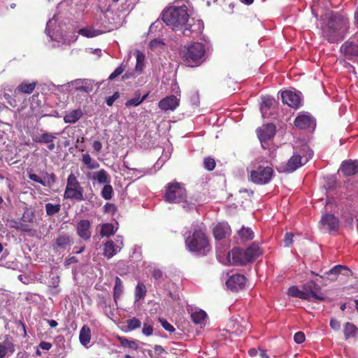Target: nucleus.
<instances>
[{
	"instance_id": "1",
	"label": "nucleus",
	"mask_w": 358,
	"mask_h": 358,
	"mask_svg": "<svg viewBox=\"0 0 358 358\" xmlns=\"http://www.w3.org/2000/svg\"><path fill=\"white\" fill-rule=\"evenodd\" d=\"M186 248L198 254L206 255L211 250L210 240L205 230L201 228L194 229L185 241Z\"/></svg>"
},
{
	"instance_id": "2",
	"label": "nucleus",
	"mask_w": 358,
	"mask_h": 358,
	"mask_svg": "<svg viewBox=\"0 0 358 358\" xmlns=\"http://www.w3.org/2000/svg\"><path fill=\"white\" fill-rule=\"evenodd\" d=\"M163 22L173 30H180L189 20V14L186 6L169 7L162 14Z\"/></svg>"
},
{
	"instance_id": "3",
	"label": "nucleus",
	"mask_w": 358,
	"mask_h": 358,
	"mask_svg": "<svg viewBox=\"0 0 358 358\" xmlns=\"http://www.w3.org/2000/svg\"><path fill=\"white\" fill-rule=\"evenodd\" d=\"M164 200L171 203H182L186 210H190L194 204L188 202L185 185L178 182H169L165 186Z\"/></svg>"
},
{
	"instance_id": "4",
	"label": "nucleus",
	"mask_w": 358,
	"mask_h": 358,
	"mask_svg": "<svg viewBox=\"0 0 358 358\" xmlns=\"http://www.w3.org/2000/svg\"><path fill=\"white\" fill-rule=\"evenodd\" d=\"M347 20L338 13H333L328 22L322 28L323 36L329 42L335 43L341 38V34L347 27Z\"/></svg>"
},
{
	"instance_id": "5",
	"label": "nucleus",
	"mask_w": 358,
	"mask_h": 358,
	"mask_svg": "<svg viewBox=\"0 0 358 358\" xmlns=\"http://www.w3.org/2000/svg\"><path fill=\"white\" fill-rule=\"evenodd\" d=\"M206 48L201 43H193L184 46L180 51V56L185 64L189 67L200 65L204 61Z\"/></svg>"
},
{
	"instance_id": "6",
	"label": "nucleus",
	"mask_w": 358,
	"mask_h": 358,
	"mask_svg": "<svg viewBox=\"0 0 358 358\" xmlns=\"http://www.w3.org/2000/svg\"><path fill=\"white\" fill-rule=\"evenodd\" d=\"M313 155V151L307 145L294 148V152L283 167V171L285 173L294 172L306 164L312 158Z\"/></svg>"
},
{
	"instance_id": "7",
	"label": "nucleus",
	"mask_w": 358,
	"mask_h": 358,
	"mask_svg": "<svg viewBox=\"0 0 358 358\" xmlns=\"http://www.w3.org/2000/svg\"><path fill=\"white\" fill-rule=\"evenodd\" d=\"M64 198L77 201H82L85 199L84 197V189L80 185L77 177L72 173L67 178Z\"/></svg>"
},
{
	"instance_id": "8",
	"label": "nucleus",
	"mask_w": 358,
	"mask_h": 358,
	"mask_svg": "<svg viewBox=\"0 0 358 358\" xmlns=\"http://www.w3.org/2000/svg\"><path fill=\"white\" fill-rule=\"evenodd\" d=\"M273 175V170L271 166H259L251 171L250 180L255 184L264 185L271 180Z\"/></svg>"
},
{
	"instance_id": "9",
	"label": "nucleus",
	"mask_w": 358,
	"mask_h": 358,
	"mask_svg": "<svg viewBox=\"0 0 358 358\" xmlns=\"http://www.w3.org/2000/svg\"><path fill=\"white\" fill-rule=\"evenodd\" d=\"M303 293L307 296L306 300L310 301L312 299L323 301L325 297L323 294L320 293V287L314 281L307 282L302 286Z\"/></svg>"
},
{
	"instance_id": "10",
	"label": "nucleus",
	"mask_w": 358,
	"mask_h": 358,
	"mask_svg": "<svg viewBox=\"0 0 358 358\" xmlns=\"http://www.w3.org/2000/svg\"><path fill=\"white\" fill-rule=\"evenodd\" d=\"M246 282L247 279L243 275L236 273L229 276L226 282V285L231 291L236 292L244 289Z\"/></svg>"
},
{
	"instance_id": "11",
	"label": "nucleus",
	"mask_w": 358,
	"mask_h": 358,
	"mask_svg": "<svg viewBox=\"0 0 358 358\" xmlns=\"http://www.w3.org/2000/svg\"><path fill=\"white\" fill-rule=\"evenodd\" d=\"M229 262L236 266H243L248 263L244 250L234 248L228 253Z\"/></svg>"
},
{
	"instance_id": "12",
	"label": "nucleus",
	"mask_w": 358,
	"mask_h": 358,
	"mask_svg": "<svg viewBox=\"0 0 358 358\" xmlns=\"http://www.w3.org/2000/svg\"><path fill=\"white\" fill-rule=\"evenodd\" d=\"M294 125L299 129H314L315 120L309 114L300 113L294 120Z\"/></svg>"
},
{
	"instance_id": "13",
	"label": "nucleus",
	"mask_w": 358,
	"mask_h": 358,
	"mask_svg": "<svg viewBox=\"0 0 358 358\" xmlns=\"http://www.w3.org/2000/svg\"><path fill=\"white\" fill-rule=\"evenodd\" d=\"M283 103L291 108H297L301 106V99L299 94L290 90L283 91L281 93Z\"/></svg>"
},
{
	"instance_id": "14",
	"label": "nucleus",
	"mask_w": 358,
	"mask_h": 358,
	"mask_svg": "<svg viewBox=\"0 0 358 358\" xmlns=\"http://www.w3.org/2000/svg\"><path fill=\"white\" fill-rule=\"evenodd\" d=\"M56 134H57L44 131L40 135L34 136L32 138V140L35 143H41V144H48V150L52 151L55 149L54 139L56 138Z\"/></svg>"
},
{
	"instance_id": "15",
	"label": "nucleus",
	"mask_w": 358,
	"mask_h": 358,
	"mask_svg": "<svg viewBox=\"0 0 358 358\" xmlns=\"http://www.w3.org/2000/svg\"><path fill=\"white\" fill-rule=\"evenodd\" d=\"M320 224L329 232L336 231L339 227V221L333 214L323 215L320 220Z\"/></svg>"
},
{
	"instance_id": "16",
	"label": "nucleus",
	"mask_w": 358,
	"mask_h": 358,
	"mask_svg": "<svg viewBox=\"0 0 358 358\" xmlns=\"http://www.w3.org/2000/svg\"><path fill=\"white\" fill-rule=\"evenodd\" d=\"M257 136L261 142H266L271 139L275 134V126L273 124L263 125L257 129Z\"/></svg>"
},
{
	"instance_id": "17",
	"label": "nucleus",
	"mask_w": 358,
	"mask_h": 358,
	"mask_svg": "<svg viewBox=\"0 0 358 358\" xmlns=\"http://www.w3.org/2000/svg\"><path fill=\"white\" fill-rule=\"evenodd\" d=\"M91 224L88 220H81L76 224L78 236L84 241L90 240L91 237Z\"/></svg>"
},
{
	"instance_id": "18",
	"label": "nucleus",
	"mask_w": 358,
	"mask_h": 358,
	"mask_svg": "<svg viewBox=\"0 0 358 358\" xmlns=\"http://www.w3.org/2000/svg\"><path fill=\"white\" fill-rule=\"evenodd\" d=\"M180 100L174 95L168 96L158 103V106L163 110H173L179 106Z\"/></svg>"
},
{
	"instance_id": "19",
	"label": "nucleus",
	"mask_w": 358,
	"mask_h": 358,
	"mask_svg": "<svg viewBox=\"0 0 358 358\" xmlns=\"http://www.w3.org/2000/svg\"><path fill=\"white\" fill-rule=\"evenodd\" d=\"M230 234V226L225 222L217 224L213 229V234L215 240H222Z\"/></svg>"
},
{
	"instance_id": "20",
	"label": "nucleus",
	"mask_w": 358,
	"mask_h": 358,
	"mask_svg": "<svg viewBox=\"0 0 358 358\" xmlns=\"http://www.w3.org/2000/svg\"><path fill=\"white\" fill-rule=\"evenodd\" d=\"M340 171L345 176H351L358 173V161L348 160L343 162Z\"/></svg>"
},
{
	"instance_id": "21",
	"label": "nucleus",
	"mask_w": 358,
	"mask_h": 358,
	"mask_svg": "<svg viewBox=\"0 0 358 358\" xmlns=\"http://www.w3.org/2000/svg\"><path fill=\"white\" fill-rule=\"evenodd\" d=\"M248 262L254 261L257 257L262 255L261 249L258 244L253 243L247 249L244 250Z\"/></svg>"
},
{
	"instance_id": "22",
	"label": "nucleus",
	"mask_w": 358,
	"mask_h": 358,
	"mask_svg": "<svg viewBox=\"0 0 358 358\" xmlns=\"http://www.w3.org/2000/svg\"><path fill=\"white\" fill-rule=\"evenodd\" d=\"M344 54L350 59L352 57L358 56V45L346 41L342 46Z\"/></svg>"
},
{
	"instance_id": "23",
	"label": "nucleus",
	"mask_w": 358,
	"mask_h": 358,
	"mask_svg": "<svg viewBox=\"0 0 358 358\" xmlns=\"http://www.w3.org/2000/svg\"><path fill=\"white\" fill-rule=\"evenodd\" d=\"M83 115V113L81 109H75L65 115L64 121L65 123L73 124L78 121Z\"/></svg>"
},
{
	"instance_id": "24",
	"label": "nucleus",
	"mask_w": 358,
	"mask_h": 358,
	"mask_svg": "<svg viewBox=\"0 0 358 358\" xmlns=\"http://www.w3.org/2000/svg\"><path fill=\"white\" fill-rule=\"evenodd\" d=\"M79 340L83 346H87L91 340V330L87 325H83L80 331Z\"/></svg>"
},
{
	"instance_id": "25",
	"label": "nucleus",
	"mask_w": 358,
	"mask_h": 358,
	"mask_svg": "<svg viewBox=\"0 0 358 358\" xmlns=\"http://www.w3.org/2000/svg\"><path fill=\"white\" fill-rule=\"evenodd\" d=\"M92 180L97 181L100 184H108L110 182L109 176L104 169L94 172L92 175Z\"/></svg>"
},
{
	"instance_id": "26",
	"label": "nucleus",
	"mask_w": 358,
	"mask_h": 358,
	"mask_svg": "<svg viewBox=\"0 0 358 358\" xmlns=\"http://www.w3.org/2000/svg\"><path fill=\"white\" fill-rule=\"evenodd\" d=\"M71 238L66 234H59L55 239V244L60 249H65L68 245H71Z\"/></svg>"
},
{
	"instance_id": "27",
	"label": "nucleus",
	"mask_w": 358,
	"mask_h": 358,
	"mask_svg": "<svg viewBox=\"0 0 358 358\" xmlns=\"http://www.w3.org/2000/svg\"><path fill=\"white\" fill-rule=\"evenodd\" d=\"M103 255L108 259H110L116 254V245L112 241H108L103 246Z\"/></svg>"
},
{
	"instance_id": "28",
	"label": "nucleus",
	"mask_w": 358,
	"mask_h": 358,
	"mask_svg": "<svg viewBox=\"0 0 358 358\" xmlns=\"http://www.w3.org/2000/svg\"><path fill=\"white\" fill-rule=\"evenodd\" d=\"M82 162L90 170L96 169L99 167V164L96 160L92 159L88 153L83 155Z\"/></svg>"
},
{
	"instance_id": "29",
	"label": "nucleus",
	"mask_w": 358,
	"mask_h": 358,
	"mask_svg": "<svg viewBox=\"0 0 358 358\" xmlns=\"http://www.w3.org/2000/svg\"><path fill=\"white\" fill-rule=\"evenodd\" d=\"M117 340L120 342L121 346L123 348H128L132 350H138V345L136 341H129L125 337L117 336Z\"/></svg>"
},
{
	"instance_id": "30",
	"label": "nucleus",
	"mask_w": 358,
	"mask_h": 358,
	"mask_svg": "<svg viewBox=\"0 0 358 358\" xmlns=\"http://www.w3.org/2000/svg\"><path fill=\"white\" fill-rule=\"evenodd\" d=\"M147 289L145 285L142 282H138L135 288V301H138L141 299H143L146 296Z\"/></svg>"
},
{
	"instance_id": "31",
	"label": "nucleus",
	"mask_w": 358,
	"mask_h": 358,
	"mask_svg": "<svg viewBox=\"0 0 358 358\" xmlns=\"http://www.w3.org/2000/svg\"><path fill=\"white\" fill-rule=\"evenodd\" d=\"M357 332V328L350 322H346L344 326L343 333L345 338L348 340L350 337H355Z\"/></svg>"
},
{
	"instance_id": "32",
	"label": "nucleus",
	"mask_w": 358,
	"mask_h": 358,
	"mask_svg": "<svg viewBox=\"0 0 358 358\" xmlns=\"http://www.w3.org/2000/svg\"><path fill=\"white\" fill-rule=\"evenodd\" d=\"M123 292V283L122 280L119 277L115 278V286L113 288V298L116 301L120 299V296Z\"/></svg>"
},
{
	"instance_id": "33",
	"label": "nucleus",
	"mask_w": 358,
	"mask_h": 358,
	"mask_svg": "<svg viewBox=\"0 0 358 358\" xmlns=\"http://www.w3.org/2000/svg\"><path fill=\"white\" fill-rule=\"evenodd\" d=\"M36 87V83H22L20 85L17 86L15 90V92L17 91L19 92L24 93V94H31L33 92Z\"/></svg>"
},
{
	"instance_id": "34",
	"label": "nucleus",
	"mask_w": 358,
	"mask_h": 358,
	"mask_svg": "<svg viewBox=\"0 0 358 358\" xmlns=\"http://www.w3.org/2000/svg\"><path fill=\"white\" fill-rule=\"evenodd\" d=\"M238 235L244 242L252 240L254 238L253 231L248 227H242L238 231Z\"/></svg>"
},
{
	"instance_id": "35",
	"label": "nucleus",
	"mask_w": 358,
	"mask_h": 358,
	"mask_svg": "<svg viewBox=\"0 0 358 358\" xmlns=\"http://www.w3.org/2000/svg\"><path fill=\"white\" fill-rule=\"evenodd\" d=\"M288 295L292 297H297L301 299H306L308 297L303 293V289L300 290L296 286H292L289 288Z\"/></svg>"
},
{
	"instance_id": "36",
	"label": "nucleus",
	"mask_w": 358,
	"mask_h": 358,
	"mask_svg": "<svg viewBox=\"0 0 358 358\" xmlns=\"http://www.w3.org/2000/svg\"><path fill=\"white\" fill-rule=\"evenodd\" d=\"M345 275H348L349 273H350V271L349 268L346 266H341V265H336L334 266L332 268H331L328 272L327 274H334V275H338L341 273H343Z\"/></svg>"
},
{
	"instance_id": "37",
	"label": "nucleus",
	"mask_w": 358,
	"mask_h": 358,
	"mask_svg": "<svg viewBox=\"0 0 358 358\" xmlns=\"http://www.w3.org/2000/svg\"><path fill=\"white\" fill-rule=\"evenodd\" d=\"M78 33L85 37L92 38L98 36L100 31L92 27H85L80 29Z\"/></svg>"
},
{
	"instance_id": "38",
	"label": "nucleus",
	"mask_w": 358,
	"mask_h": 358,
	"mask_svg": "<svg viewBox=\"0 0 358 358\" xmlns=\"http://www.w3.org/2000/svg\"><path fill=\"white\" fill-rule=\"evenodd\" d=\"M206 316V312L200 310L192 313L191 318L195 324H201L205 320Z\"/></svg>"
},
{
	"instance_id": "39",
	"label": "nucleus",
	"mask_w": 358,
	"mask_h": 358,
	"mask_svg": "<svg viewBox=\"0 0 358 358\" xmlns=\"http://www.w3.org/2000/svg\"><path fill=\"white\" fill-rule=\"evenodd\" d=\"M46 214L48 215L52 216L60 211L61 205L59 203L53 204L51 203H48L45 206Z\"/></svg>"
},
{
	"instance_id": "40",
	"label": "nucleus",
	"mask_w": 358,
	"mask_h": 358,
	"mask_svg": "<svg viewBox=\"0 0 358 358\" xmlns=\"http://www.w3.org/2000/svg\"><path fill=\"white\" fill-rule=\"evenodd\" d=\"M127 323V331H131L135 329H137L141 327V321L136 318L133 317L131 319H129L126 321Z\"/></svg>"
},
{
	"instance_id": "41",
	"label": "nucleus",
	"mask_w": 358,
	"mask_h": 358,
	"mask_svg": "<svg viewBox=\"0 0 358 358\" xmlns=\"http://www.w3.org/2000/svg\"><path fill=\"white\" fill-rule=\"evenodd\" d=\"M113 194V187L110 185H109L108 183L106 184L103 186V187L101 192V196L106 200H109L112 198Z\"/></svg>"
},
{
	"instance_id": "42",
	"label": "nucleus",
	"mask_w": 358,
	"mask_h": 358,
	"mask_svg": "<svg viewBox=\"0 0 358 358\" xmlns=\"http://www.w3.org/2000/svg\"><path fill=\"white\" fill-rule=\"evenodd\" d=\"M113 229H114V227L112 224H110V223L103 224L101 226L100 234H101V236L109 237L110 236L113 234V232H114Z\"/></svg>"
},
{
	"instance_id": "43",
	"label": "nucleus",
	"mask_w": 358,
	"mask_h": 358,
	"mask_svg": "<svg viewBox=\"0 0 358 358\" xmlns=\"http://www.w3.org/2000/svg\"><path fill=\"white\" fill-rule=\"evenodd\" d=\"M35 219V214L33 210L26 209L24 212L20 220L23 222L32 223Z\"/></svg>"
},
{
	"instance_id": "44",
	"label": "nucleus",
	"mask_w": 358,
	"mask_h": 358,
	"mask_svg": "<svg viewBox=\"0 0 358 358\" xmlns=\"http://www.w3.org/2000/svg\"><path fill=\"white\" fill-rule=\"evenodd\" d=\"M274 103H275V99L273 98H271L269 96L264 97L262 99V102L261 107H260L262 113L264 114V110L269 109L274 104Z\"/></svg>"
},
{
	"instance_id": "45",
	"label": "nucleus",
	"mask_w": 358,
	"mask_h": 358,
	"mask_svg": "<svg viewBox=\"0 0 358 358\" xmlns=\"http://www.w3.org/2000/svg\"><path fill=\"white\" fill-rule=\"evenodd\" d=\"M215 165H216V163H215L214 158L210 157L204 158L203 167L206 170H208L209 171L214 170V169L215 168Z\"/></svg>"
},
{
	"instance_id": "46",
	"label": "nucleus",
	"mask_w": 358,
	"mask_h": 358,
	"mask_svg": "<svg viewBox=\"0 0 358 358\" xmlns=\"http://www.w3.org/2000/svg\"><path fill=\"white\" fill-rule=\"evenodd\" d=\"M159 322H160L162 327L169 333H173L176 331L174 327L171 325L166 320L159 317Z\"/></svg>"
},
{
	"instance_id": "47",
	"label": "nucleus",
	"mask_w": 358,
	"mask_h": 358,
	"mask_svg": "<svg viewBox=\"0 0 358 358\" xmlns=\"http://www.w3.org/2000/svg\"><path fill=\"white\" fill-rule=\"evenodd\" d=\"M125 65L122 64L110 75L108 80H113L117 76H120L125 71Z\"/></svg>"
},
{
	"instance_id": "48",
	"label": "nucleus",
	"mask_w": 358,
	"mask_h": 358,
	"mask_svg": "<svg viewBox=\"0 0 358 358\" xmlns=\"http://www.w3.org/2000/svg\"><path fill=\"white\" fill-rule=\"evenodd\" d=\"M142 333L146 336H150L153 334V327L151 324H148L147 322L143 323V327L142 329Z\"/></svg>"
},
{
	"instance_id": "49",
	"label": "nucleus",
	"mask_w": 358,
	"mask_h": 358,
	"mask_svg": "<svg viewBox=\"0 0 358 358\" xmlns=\"http://www.w3.org/2000/svg\"><path fill=\"white\" fill-rule=\"evenodd\" d=\"M17 230L28 233L32 230V227L27 222H23L20 220V225L17 227Z\"/></svg>"
},
{
	"instance_id": "50",
	"label": "nucleus",
	"mask_w": 358,
	"mask_h": 358,
	"mask_svg": "<svg viewBox=\"0 0 358 358\" xmlns=\"http://www.w3.org/2000/svg\"><path fill=\"white\" fill-rule=\"evenodd\" d=\"M45 178H47V181L45 182V183L46 186L48 187H51L53 184L56 182V176L53 173H46Z\"/></svg>"
},
{
	"instance_id": "51",
	"label": "nucleus",
	"mask_w": 358,
	"mask_h": 358,
	"mask_svg": "<svg viewBox=\"0 0 358 358\" xmlns=\"http://www.w3.org/2000/svg\"><path fill=\"white\" fill-rule=\"evenodd\" d=\"M120 95L118 92H115L112 96L106 98V102L108 106H112L113 103L120 98Z\"/></svg>"
},
{
	"instance_id": "52",
	"label": "nucleus",
	"mask_w": 358,
	"mask_h": 358,
	"mask_svg": "<svg viewBox=\"0 0 358 358\" xmlns=\"http://www.w3.org/2000/svg\"><path fill=\"white\" fill-rule=\"evenodd\" d=\"M28 178L36 182H38L41 185H42L43 186H46V183H45V181H44L43 180H42L38 175H36V173H30L28 174Z\"/></svg>"
},
{
	"instance_id": "53",
	"label": "nucleus",
	"mask_w": 358,
	"mask_h": 358,
	"mask_svg": "<svg viewBox=\"0 0 358 358\" xmlns=\"http://www.w3.org/2000/svg\"><path fill=\"white\" fill-rule=\"evenodd\" d=\"M143 55H140L139 53L136 55V70L138 71H141L143 67Z\"/></svg>"
},
{
	"instance_id": "54",
	"label": "nucleus",
	"mask_w": 358,
	"mask_h": 358,
	"mask_svg": "<svg viewBox=\"0 0 358 358\" xmlns=\"http://www.w3.org/2000/svg\"><path fill=\"white\" fill-rule=\"evenodd\" d=\"M294 234L291 232H287L284 236V243L285 246H290L293 243Z\"/></svg>"
},
{
	"instance_id": "55",
	"label": "nucleus",
	"mask_w": 358,
	"mask_h": 358,
	"mask_svg": "<svg viewBox=\"0 0 358 358\" xmlns=\"http://www.w3.org/2000/svg\"><path fill=\"white\" fill-rule=\"evenodd\" d=\"M142 103V99L140 97H135L127 101L125 105L127 106H137Z\"/></svg>"
},
{
	"instance_id": "56",
	"label": "nucleus",
	"mask_w": 358,
	"mask_h": 358,
	"mask_svg": "<svg viewBox=\"0 0 358 358\" xmlns=\"http://www.w3.org/2000/svg\"><path fill=\"white\" fill-rule=\"evenodd\" d=\"M294 340L296 343L301 344L305 341V334L302 331L296 332L294 336Z\"/></svg>"
},
{
	"instance_id": "57",
	"label": "nucleus",
	"mask_w": 358,
	"mask_h": 358,
	"mask_svg": "<svg viewBox=\"0 0 358 358\" xmlns=\"http://www.w3.org/2000/svg\"><path fill=\"white\" fill-rule=\"evenodd\" d=\"M103 210L105 213H110L114 214L117 210V208L114 204L107 203L103 206Z\"/></svg>"
},
{
	"instance_id": "58",
	"label": "nucleus",
	"mask_w": 358,
	"mask_h": 358,
	"mask_svg": "<svg viewBox=\"0 0 358 358\" xmlns=\"http://www.w3.org/2000/svg\"><path fill=\"white\" fill-rule=\"evenodd\" d=\"M330 327L335 331L340 329V322L336 319H331L330 320Z\"/></svg>"
},
{
	"instance_id": "59",
	"label": "nucleus",
	"mask_w": 358,
	"mask_h": 358,
	"mask_svg": "<svg viewBox=\"0 0 358 358\" xmlns=\"http://www.w3.org/2000/svg\"><path fill=\"white\" fill-rule=\"evenodd\" d=\"M188 25H189V27H185V28L183 29L182 33L186 36H191V35L194 31V30L192 29V25H191L189 24Z\"/></svg>"
},
{
	"instance_id": "60",
	"label": "nucleus",
	"mask_w": 358,
	"mask_h": 358,
	"mask_svg": "<svg viewBox=\"0 0 358 358\" xmlns=\"http://www.w3.org/2000/svg\"><path fill=\"white\" fill-rule=\"evenodd\" d=\"M52 344L48 342L41 341L39 344V347L45 350H49L52 348Z\"/></svg>"
},
{
	"instance_id": "61",
	"label": "nucleus",
	"mask_w": 358,
	"mask_h": 358,
	"mask_svg": "<svg viewBox=\"0 0 358 358\" xmlns=\"http://www.w3.org/2000/svg\"><path fill=\"white\" fill-rule=\"evenodd\" d=\"M4 98L8 101V103L13 107H15L16 106L15 100L13 99L11 96L9 94H4L3 95Z\"/></svg>"
},
{
	"instance_id": "62",
	"label": "nucleus",
	"mask_w": 358,
	"mask_h": 358,
	"mask_svg": "<svg viewBox=\"0 0 358 358\" xmlns=\"http://www.w3.org/2000/svg\"><path fill=\"white\" fill-rule=\"evenodd\" d=\"M7 353V347L4 343H0V358H3Z\"/></svg>"
},
{
	"instance_id": "63",
	"label": "nucleus",
	"mask_w": 358,
	"mask_h": 358,
	"mask_svg": "<svg viewBox=\"0 0 358 358\" xmlns=\"http://www.w3.org/2000/svg\"><path fill=\"white\" fill-rule=\"evenodd\" d=\"M92 148L96 152H100L102 148V144L100 141H95L92 144Z\"/></svg>"
},
{
	"instance_id": "64",
	"label": "nucleus",
	"mask_w": 358,
	"mask_h": 358,
	"mask_svg": "<svg viewBox=\"0 0 358 358\" xmlns=\"http://www.w3.org/2000/svg\"><path fill=\"white\" fill-rule=\"evenodd\" d=\"M163 273L162 271L159 269H155L152 272V276L155 279H159L162 277Z\"/></svg>"
}]
</instances>
